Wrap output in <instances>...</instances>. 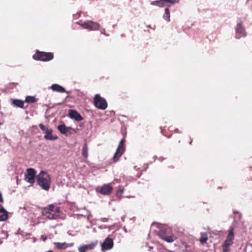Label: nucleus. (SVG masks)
<instances>
[{
    "instance_id": "f257e3e1",
    "label": "nucleus",
    "mask_w": 252,
    "mask_h": 252,
    "mask_svg": "<svg viewBox=\"0 0 252 252\" xmlns=\"http://www.w3.org/2000/svg\"><path fill=\"white\" fill-rule=\"evenodd\" d=\"M38 185L42 189L48 190L50 187L51 178L49 175L45 171H41L37 177Z\"/></svg>"
},
{
    "instance_id": "f03ea898",
    "label": "nucleus",
    "mask_w": 252,
    "mask_h": 252,
    "mask_svg": "<svg viewBox=\"0 0 252 252\" xmlns=\"http://www.w3.org/2000/svg\"><path fill=\"white\" fill-rule=\"evenodd\" d=\"M75 24L80 25L83 29L89 31H97L99 30L100 25L95 22L92 20H87L83 22L80 20L75 23Z\"/></svg>"
},
{
    "instance_id": "7ed1b4c3",
    "label": "nucleus",
    "mask_w": 252,
    "mask_h": 252,
    "mask_svg": "<svg viewBox=\"0 0 252 252\" xmlns=\"http://www.w3.org/2000/svg\"><path fill=\"white\" fill-rule=\"evenodd\" d=\"M54 58L53 54L50 52H44L36 51L33 55L32 58L37 61L48 62L52 60Z\"/></svg>"
},
{
    "instance_id": "20e7f679",
    "label": "nucleus",
    "mask_w": 252,
    "mask_h": 252,
    "mask_svg": "<svg viewBox=\"0 0 252 252\" xmlns=\"http://www.w3.org/2000/svg\"><path fill=\"white\" fill-rule=\"evenodd\" d=\"M236 38L240 39L242 37H245L247 36V32L245 27L243 26V22L241 20H238L237 22L236 26L235 28Z\"/></svg>"
},
{
    "instance_id": "39448f33",
    "label": "nucleus",
    "mask_w": 252,
    "mask_h": 252,
    "mask_svg": "<svg viewBox=\"0 0 252 252\" xmlns=\"http://www.w3.org/2000/svg\"><path fill=\"white\" fill-rule=\"evenodd\" d=\"M94 103L96 107L101 110H105L107 107V103L105 99L101 97L98 94L95 95Z\"/></svg>"
},
{
    "instance_id": "423d86ee",
    "label": "nucleus",
    "mask_w": 252,
    "mask_h": 252,
    "mask_svg": "<svg viewBox=\"0 0 252 252\" xmlns=\"http://www.w3.org/2000/svg\"><path fill=\"white\" fill-rule=\"evenodd\" d=\"M125 139H123L120 141L119 143V145L118 146L116 151L113 157V160L115 162H116L119 160L120 157H121L125 151Z\"/></svg>"
},
{
    "instance_id": "0eeeda50",
    "label": "nucleus",
    "mask_w": 252,
    "mask_h": 252,
    "mask_svg": "<svg viewBox=\"0 0 252 252\" xmlns=\"http://www.w3.org/2000/svg\"><path fill=\"white\" fill-rule=\"evenodd\" d=\"M35 177V171L33 168H29L26 170L25 174V180L31 184L34 182Z\"/></svg>"
},
{
    "instance_id": "6e6552de",
    "label": "nucleus",
    "mask_w": 252,
    "mask_h": 252,
    "mask_svg": "<svg viewBox=\"0 0 252 252\" xmlns=\"http://www.w3.org/2000/svg\"><path fill=\"white\" fill-rule=\"evenodd\" d=\"M112 189L113 188L110 184H105L101 188H97L95 190L102 195H108L111 193Z\"/></svg>"
},
{
    "instance_id": "1a4fd4ad",
    "label": "nucleus",
    "mask_w": 252,
    "mask_h": 252,
    "mask_svg": "<svg viewBox=\"0 0 252 252\" xmlns=\"http://www.w3.org/2000/svg\"><path fill=\"white\" fill-rule=\"evenodd\" d=\"M58 129L60 131V132L65 135H70L74 133H76V131L72 129L70 127H67L64 125H61L58 126Z\"/></svg>"
},
{
    "instance_id": "9d476101",
    "label": "nucleus",
    "mask_w": 252,
    "mask_h": 252,
    "mask_svg": "<svg viewBox=\"0 0 252 252\" xmlns=\"http://www.w3.org/2000/svg\"><path fill=\"white\" fill-rule=\"evenodd\" d=\"M158 235L163 240L168 243H172L174 242L176 237L173 235L167 236L165 232L163 230H160L158 232Z\"/></svg>"
},
{
    "instance_id": "9b49d317",
    "label": "nucleus",
    "mask_w": 252,
    "mask_h": 252,
    "mask_svg": "<svg viewBox=\"0 0 252 252\" xmlns=\"http://www.w3.org/2000/svg\"><path fill=\"white\" fill-rule=\"evenodd\" d=\"M113 240L110 238H107L101 245V250H109L113 247Z\"/></svg>"
},
{
    "instance_id": "f8f14e48",
    "label": "nucleus",
    "mask_w": 252,
    "mask_h": 252,
    "mask_svg": "<svg viewBox=\"0 0 252 252\" xmlns=\"http://www.w3.org/2000/svg\"><path fill=\"white\" fill-rule=\"evenodd\" d=\"M96 244V242H92L89 244L82 245L78 248V251L79 252H86L92 250L94 248Z\"/></svg>"
},
{
    "instance_id": "ddd939ff",
    "label": "nucleus",
    "mask_w": 252,
    "mask_h": 252,
    "mask_svg": "<svg viewBox=\"0 0 252 252\" xmlns=\"http://www.w3.org/2000/svg\"><path fill=\"white\" fill-rule=\"evenodd\" d=\"M68 115L71 119H74L77 122H80L83 120L82 117L75 110H70Z\"/></svg>"
},
{
    "instance_id": "4468645a",
    "label": "nucleus",
    "mask_w": 252,
    "mask_h": 252,
    "mask_svg": "<svg viewBox=\"0 0 252 252\" xmlns=\"http://www.w3.org/2000/svg\"><path fill=\"white\" fill-rule=\"evenodd\" d=\"M43 214L50 220L57 219L60 216L58 214L54 213L50 210H46L43 211Z\"/></svg>"
},
{
    "instance_id": "2eb2a0df",
    "label": "nucleus",
    "mask_w": 252,
    "mask_h": 252,
    "mask_svg": "<svg viewBox=\"0 0 252 252\" xmlns=\"http://www.w3.org/2000/svg\"><path fill=\"white\" fill-rule=\"evenodd\" d=\"M234 239L233 228L230 229L228 234L224 242V244L227 245H231L232 244V241Z\"/></svg>"
},
{
    "instance_id": "dca6fc26",
    "label": "nucleus",
    "mask_w": 252,
    "mask_h": 252,
    "mask_svg": "<svg viewBox=\"0 0 252 252\" xmlns=\"http://www.w3.org/2000/svg\"><path fill=\"white\" fill-rule=\"evenodd\" d=\"M55 246L58 249H65L67 248L71 247L73 246L74 244L73 243H59V242H55L54 243Z\"/></svg>"
},
{
    "instance_id": "f3484780",
    "label": "nucleus",
    "mask_w": 252,
    "mask_h": 252,
    "mask_svg": "<svg viewBox=\"0 0 252 252\" xmlns=\"http://www.w3.org/2000/svg\"><path fill=\"white\" fill-rule=\"evenodd\" d=\"M53 130L51 128L48 129L46 131H45V135L44 136V138L46 140H56L58 137L57 136H54L52 135Z\"/></svg>"
},
{
    "instance_id": "a211bd4d",
    "label": "nucleus",
    "mask_w": 252,
    "mask_h": 252,
    "mask_svg": "<svg viewBox=\"0 0 252 252\" xmlns=\"http://www.w3.org/2000/svg\"><path fill=\"white\" fill-rule=\"evenodd\" d=\"M50 88L54 92L58 93L65 92V89L62 86L57 84H54L52 85L50 87Z\"/></svg>"
},
{
    "instance_id": "6ab92c4d",
    "label": "nucleus",
    "mask_w": 252,
    "mask_h": 252,
    "mask_svg": "<svg viewBox=\"0 0 252 252\" xmlns=\"http://www.w3.org/2000/svg\"><path fill=\"white\" fill-rule=\"evenodd\" d=\"M8 218L7 212L3 208H0V221H5Z\"/></svg>"
},
{
    "instance_id": "aec40b11",
    "label": "nucleus",
    "mask_w": 252,
    "mask_h": 252,
    "mask_svg": "<svg viewBox=\"0 0 252 252\" xmlns=\"http://www.w3.org/2000/svg\"><path fill=\"white\" fill-rule=\"evenodd\" d=\"M162 18L167 22H169L170 21V13L169 7L165 8Z\"/></svg>"
},
{
    "instance_id": "412c9836",
    "label": "nucleus",
    "mask_w": 252,
    "mask_h": 252,
    "mask_svg": "<svg viewBox=\"0 0 252 252\" xmlns=\"http://www.w3.org/2000/svg\"><path fill=\"white\" fill-rule=\"evenodd\" d=\"M37 99L33 96H26L25 101L27 103H34L37 101Z\"/></svg>"
},
{
    "instance_id": "4be33fe9",
    "label": "nucleus",
    "mask_w": 252,
    "mask_h": 252,
    "mask_svg": "<svg viewBox=\"0 0 252 252\" xmlns=\"http://www.w3.org/2000/svg\"><path fill=\"white\" fill-rule=\"evenodd\" d=\"M12 104L18 107L23 108L24 107V101L20 99H13Z\"/></svg>"
},
{
    "instance_id": "5701e85b",
    "label": "nucleus",
    "mask_w": 252,
    "mask_h": 252,
    "mask_svg": "<svg viewBox=\"0 0 252 252\" xmlns=\"http://www.w3.org/2000/svg\"><path fill=\"white\" fill-rule=\"evenodd\" d=\"M46 210H50L51 212L59 214L60 212V208L57 206H54V205H50L49 206V208L48 209H46Z\"/></svg>"
},
{
    "instance_id": "b1692460",
    "label": "nucleus",
    "mask_w": 252,
    "mask_h": 252,
    "mask_svg": "<svg viewBox=\"0 0 252 252\" xmlns=\"http://www.w3.org/2000/svg\"><path fill=\"white\" fill-rule=\"evenodd\" d=\"M82 154L85 158L88 157V147L87 144L85 143L83 146Z\"/></svg>"
},
{
    "instance_id": "393cba45",
    "label": "nucleus",
    "mask_w": 252,
    "mask_h": 252,
    "mask_svg": "<svg viewBox=\"0 0 252 252\" xmlns=\"http://www.w3.org/2000/svg\"><path fill=\"white\" fill-rule=\"evenodd\" d=\"M208 240V237L205 233H202L199 239V241L202 244L205 243Z\"/></svg>"
},
{
    "instance_id": "a878e982",
    "label": "nucleus",
    "mask_w": 252,
    "mask_h": 252,
    "mask_svg": "<svg viewBox=\"0 0 252 252\" xmlns=\"http://www.w3.org/2000/svg\"><path fill=\"white\" fill-rule=\"evenodd\" d=\"M166 6L170 7V4H168L167 0H159V7H163Z\"/></svg>"
},
{
    "instance_id": "bb28decb",
    "label": "nucleus",
    "mask_w": 252,
    "mask_h": 252,
    "mask_svg": "<svg viewBox=\"0 0 252 252\" xmlns=\"http://www.w3.org/2000/svg\"><path fill=\"white\" fill-rule=\"evenodd\" d=\"M124 190V187L123 186H120L117 191V196L120 199L122 197V195Z\"/></svg>"
},
{
    "instance_id": "cd10ccee",
    "label": "nucleus",
    "mask_w": 252,
    "mask_h": 252,
    "mask_svg": "<svg viewBox=\"0 0 252 252\" xmlns=\"http://www.w3.org/2000/svg\"><path fill=\"white\" fill-rule=\"evenodd\" d=\"M180 0H167L168 4H170V6L172 4H174L175 3H178Z\"/></svg>"
},
{
    "instance_id": "c85d7f7f",
    "label": "nucleus",
    "mask_w": 252,
    "mask_h": 252,
    "mask_svg": "<svg viewBox=\"0 0 252 252\" xmlns=\"http://www.w3.org/2000/svg\"><path fill=\"white\" fill-rule=\"evenodd\" d=\"M159 0L152 1L150 2L151 5L157 6L158 7H159Z\"/></svg>"
},
{
    "instance_id": "c756f323",
    "label": "nucleus",
    "mask_w": 252,
    "mask_h": 252,
    "mask_svg": "<svg viewBox=\"0 0 252 252\" xmlns=\"http://www.w3.org/2000/svg\"><path fill=\"white\" fill-rule=\"evenodd\" d=\"M39 127L40 128V129L45 133V131H46L48 129H49V128H47L46 127H45L43 124H39Z\"/></svg>"
},
{
    "instance_id": "7c9ffc66",
    "label": "nucleus",
    "mask_w": 252,
    "mask_h": 252,
    "mask_svg": "<svg viewBox=\"0 0 252 252\" xmlns=\"http://www.w3.org/2000/svg\"><path fill=\"white\" fill-rule=\"evenodd\" d=\"M229 246L230 245H225V244L224 243L223 245V252H228Z\"/></svg>"
},
{
    "instance_id": "2f4dec72",
    "label": "nucleus",
    "mask_w": 252,
    "mask_h": 252,
    "mask_svg": "<svg viewBox=\"0 0 252 252\" xmlns=\"http://www.w3.org/2000/svg\"><path fill=\"white\" fill-rule=\"evenodd\" d=\"M99 30H100V33L101 34H104V35L107 36L109 35L108 34H107L106 33L105 29H104V28H100V27Z\"/></svg>"
},
{
    "instance_id": "473e14b6",
    "label": "nucleus",
    "mask_w": 252,
    "mask_h": 252,
    "mask_svg": "<svg viewBox=\"0 0 252 252\" xmlns=\"http://www.w3.org/2000/svg\"><path fill=\"white\" fill-rule=\"evenodd\" d=\"M107 228H108V227L105 225H101L99 226V228L101 229Z\"/></svg>"
},
{
    "instance_id": "72a5a7b5",
    "label": "nucleus",
    "mask_w": 252,
    "mask_h": 252,
    "mask_svg": "<svg viewBox=\"0 0 252 252\" xmlns=\"http://www.w3.org/2000/svg\"><path fill=\"white\" fill-rule=\"evenodd\" d=\"M41 238L43 241H45L47 240V237L44 235H41Z\"/></svg>"
},
{
    "instance_id": "f704fd0d",
    "label": "nucleus",
    "mask_w": 252,
    "mask_h": 252,
    "mask_svg": "<svg viewBox=\"0 0 252 252\" xmlns=\"http://www.w3.org/2000/svg\"><path fill=\"white\" fill-rule=\"evenodd\" d=\"M107 220H108V219L105 218H101V221H102V222H106Z\"/></svg>"
},
{
    "instance_id": "c9c22d12",
    "label": "nucleus",
    "mask_w": 252,
    "mask_h": 252,
    "mask_svg": "<svg viewBox=\"0 0 252 252\" xmlns=\"http://www.w3.org/2000/svg\"><path fill=\"white\" fill-rule=\"evenodd\" d=\"M3 202V198H2V194L0 192V202Z\"/></svg>"
},
{
    "instance_id": "e433bc0d",
    "label": "nucleus",
    "mask_w": 252,
    "mask_h": 252,
    "mask_svg": "<svg viewBox=\"0 0 252 252\" xmlns=\"http://www.w3.org/2000/svg\"><path fill=\"white\" fill-rule=\"evenodd\" d=\"M158 159L160 160V161H162L163 160V158H162V157H160Z\"/></svg>"
},
{
    "instance_id": "4c0bfd02",
    "label": "nucleus",
    "mask_w": 252,
    "mask_h": 252,
    "mask_svg": "<svg viewBox=\"0 0 252 252\" xmlns=\"http://www.w3.org/2000/svg\"><path fill=\"white\" fill-rule=\"evenodd\" d=\"M123 229H124V231H125L126 233L127 232V230H126V228L124 227Z\"/></svg>"
},
{
    "instance_id": "58836bf2",
    "label": "nucleus",
    "mask_w": 252,
    "mask_h": 252,
    "mask_svg": "<svg viewBox=\"0 0 252 252\" xmlns=\"http://www.w3.org/2000/svg\"><path fill=\"white\" fill-rule=\"evenodd\" d=\"M175 131H176V132H179V133L180 132V131H179V129H177H177H176Z\"/></svg>"
},
{
    "instance_id": "ea45409f",
    "label": "nucleus",
    "mask_w": 252,
    "mask_h": 252,
    "mask_svg": "<svg viewBox=\"0 0 252 252\" xmlns=\"http://www.w3.org/2000/svg\"><path fill=\"white\" fill-rule=\"evenodd\" d=\"M81 13V12H79L78 13V17H79L80 16Z\"/></svg>"
},
{
    "instance_id": "a19ab883",
    "label": "nucleus",
    "mask_w": 252,
    "mask_h": 252,
    "mask_svg": "<svg viewBox=\"0 0 252 252\" xmlns=\"http://www.w3.org/2000/svg\"><path fill=\"white\" fill-rule=\"evenodd\" d=\"M234 214H238V212H236V211H234Z\"/></svg>"
},
{
    "instance_id": "79ce46f5",
    "label": "nucleus",
    "mask_w": 252,
    "mask_h": 252,
    "mask_svg": "<svg viewBox=\"0 0 252 252\" xmlns=\"http://www.w3.org/2000/svg\"><path fill=\"white\" fill-rule=\"evenodd\" d=\"M46 252H53L52 251H47Z\"/></svg>"
},
{
    "instance_id": "37998d69",
    "label": "nucleus",
    "mask_w": 252,
    "mask_h": 252,
    "mask_svg": "<svg viewBox=\"0 0 252 252\" xmlns=\"http://www.w3.org/2000/svg\"><path fill=\"white\" fill-rule=\"evenodd\" d=\"M122 220L123 221H124V218H122Z\"/></svg>"
},
{
    "instance_id": "c03bdc74",
    "label": "nucleus",
    "mask_w": 252,
    "mask_h": 252,
    "mask_svg": "<svg viewBox=\"0 0 252 252\" xmlns=\"http://www.w3.org/2000/svg\"><path fill=\"white\" fill-rule=\"evenodd\" d=\"M0 206H1V205H0Z\"/></svg>"
}]
</instances>
